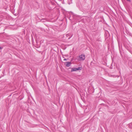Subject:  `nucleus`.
<instances>
[{
	"label": "nucleus",
	"mask_w": 132,
	"mask_h": 132,
	"mask_svg": "<svg viewBox=\"0 0 132 132\" xmlns=\"http://www.w3.org/2000/svg\"><path fill=\"white\" fill-rule=\"evenodd\" d=\"M79 57L80 60H84L85 59V56L84 54L80 55Z\"/></svg>",
	"instance_id": "nucleus-1"
},
{
	"label": "nucleus",
	"mask_w": 132,
	"mask_h": 132,
	"mask_svg": "<svg viewBox=\"0 0 132 132\" xmlns=\"http://www.w3.org/2000/svg\"><path fill=\"white\" fill-rule=\"evenodd\" d=\"M81 70V68L80 67H79L78 68H75L74 69H72L71 70V71H75L77 70Z\"/></svg>",
	"instance_id": "nucleus-2"
},
{
	"label": "nucleus",
	"mask_w": 132,
	"mask_h": 132,
	"mask_svg": "<svg viewBox=\"0 0 132 132\" xmlns=\"http://www.w3.org/2000/svg\"><path fill=\"white\" fill-rule=\"evenodd\" d=\"M66 36L67 37H69L68 38V39H69L73 35L71 33H69L67 34Z\"/></svg>",
	"instance_id": "nucleus-3"
},
{
	"label": "nucleus",
	"mask_w": 132,
	"mask_h": 132,
	"mask_svg": "<svg viewBox=\"0 0 132 132\" xmlns=\"http://www.w3.org/2000/svg\"><path fill=\"white\" fill-rule=\"evenodd\" d=\"M66 66L67 67H69L71 65V63L70 62H68L66 63Z\"/></svg>",
	"instance_id": "nucleus-4"
},
{
	"label": "nucleus",
	"mask_w": 132,
	"mask_h": 132,
	"mask_svg": "<svg viewBox=\"0 0 132 132\" xmlns=\"http://www.w3.org/2000/svg\"><path fill=\"white\" fill-rule=\"evenodd\" d=\"M68 0V4H70V3H71V1H70V2H69V0Z\"/></svg>",
	"instance_id": "nucleus-5"
},
{
	"label": "nucleus",
	"mask_w": 132,
	"mask_h": 132,
	"mask_svg": "<svg viewBox=\"0 0 132 132\" xmlns=\"http://www.w3.org/2000/svg\"><path fill=\"white\" fill-rule=\"evenodd\" d=\"M127 1H129V2H131V1L130 0H126Z\"/></svg>",
	"instance_id": "nucleus-6"
},
{
	"label": "nucleus",
	"mask_w": 132,
	"mask_h": 132,
	"mask_svg": "<svg viewBox=\"0 0 132 132\" xmlns=\"http://www.w3.org/2000/svg\"><path fill=\"white\" fill-rule=\"evenodd\" d=\"M130 52L132 54V52L131 51H130Z\"/></svg>",
	"instance_id": "nucleus-7"
},
{
	"label": "nucleus",
	"mask_w": 132,
	"mask_h": 132,
	"mask_svg": "<svg viewBox=\"0 0 132 132\" xmlns=\"http://www.w3.org/2000/svg\"><path fill=\"white\" fill-rule=\"evenodd\" d=\"M2 48L1 47H0V50L2 49Z\"/></svg>",
	"instance_id": "nucleus-8"
},
{
	"label": "nucleus",
	"mask_w": 132,
	"mask_h": 132,
	"mask_svg": "<svg viewBox=\"0 0 132 132\" xmlns=\"http://www.w3.org/2000/svg\"><path fill=\"white\" fill-rule=\"evenodd\" d=\"M64 60H66V59H64Z\"/></svg>",
	"instance_id": "nucleus-9"
}]
</instances>
